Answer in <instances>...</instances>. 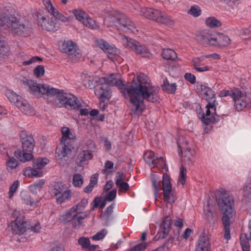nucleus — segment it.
<instances>
[{"label": "nucleus", "mask_w": 251, "mask_h": 251, "mask_svg": "<svg viewBox=\"0 0 251 251\" xmlns=\"http://www.w3.org/2000/svg\"><path fill=\"white\" fill-rule=\"evenodd\" d=\"M62 138L61 142L64 144L62 149H56L55 153L58 154L60 158L63 159L71 153L72 150L74 149L73 146L71 142H67V137H68L70 130L69 128L67 127H63L61 129Z\"/></svg>", "instance_id": "6e6552de"}, {"label": "nucleus", "mask_w": 251, "mask_h": 251, "mask_svg": "<svg viewBox=\"0 0 251 251\" xmlns=\"http://www.w3.org/2000/svg\"><path fill=\"white\" fill-rule=\"evenodd\" d=\"M15 20H11L9 17L5 14H0V27H3L4 29L7 27L12 28V24Z\"/></svg>", "instance_id": "c85d7f7f"}, {"label": "nucleus", "mask_w": 251, "mask_h": 251, "mask_svg": "<svg viewBox=\"0 0 251 251\" xmlns=\"http://www.w3.org/2000/svg\"><path fill=\"white\" fill-rule=\"evenodd\" d=\"M95 94L99 98L100 104H104V102L108 101L111 97V91L109 87L104 83L97 86Z\"/></svg>", "instance_id": "f3484780"}, {"label": "nucleus", "mask_w": 251, "mask_h": 251, "mask_svg": "<svg viewBox=\"0 0 251 251\" xmlns=\"http://www.w3.org/2000/svg\"><path fill=\"white\" fill-rule=\"evenodd\" d=\"M125 45L126 47L130 48L137 55H140L143 57H147L149 56V52L147 47L141 44L135 40L126 37L125 38Z\"/></svg>", "instance_id": "9d476101"}, {"label": "nucleus", "mask_w": 251, "mask_h": 251, "mask_svg": "<svg viewBox=\"0 0 251 251\" xmlns=\"http://www.w3.org/2000/svg\"><path fill=\"white\" fill-rule=\"evenodd\" d=\"M97 45L102 50L106 53H107L111 56L108 57L111 59H113V55L116 53V48L110 46L106 41L102 39H98L96 40Z\"/></svg>", "instance_id": "4be33fe9"}, {"label": "nucleus", "mask_w": 251, "mask_h": 251, "mask_svg": "<svg viewBox=\"0 0 251 251\" xmlns=\"http://www.w3.org/2000/svg\"><path fill=\"white\" fill-rule=\"evenodd\" d=\"M18 162L14 157L11 158L7 162V166L11 169L16 168L18 166Z\"/></svg>", "instance_id": "680f3d73"}, {"label": "nucleus", "mask_w": 251, "mask_h": 251, "mask_svg": "<svg viewBox=\"0 0 251 251\" xmlns=\"http://www.w3.org/2000/svg\"><path fill=\"white\" fill-rule=\"evenodd\" d=\"M23 84L27 90L33 95L42 94L48 102H52L53 95L56 92V89L50 87L48 84H38L32 80L25 79Z\"/></svg>", "instance_id": "39448f33"}, {"label": "nucleus", "mask_w": 251, "mask_h": 251, "mask_svg": "<svg viewBox=\"0 0 251 251\" xmlns=\"http://www.w3.org/2000/svg\"><path fill=\"white\" fill-rule=\"evenodd\" d=\"M81 77L84 82V85L88 88L92 89L95 86L97 81L94 80L93 77L88 75L87 73L83 72Z\"/></svg>", "instance_id": "cd10ccee"}, {"label": "nucleus", "mask_w": 251, "mask_h": 251, "mask_svg": "<svg viewBox=\"0 0 251 251\" xmlns=\"http://www.w3.org/2000/svg\"><path fill=\"white\" fill-rule=\"evenodd\" d=\"M93 157L92 151L90 150L83 151L79 154L78 158L79 163L81 164L83 162L89 160Z\"/></svg>", "instance_id": "e433bc0d"}, {"label": "nucleus", "mask_w": 251, "mask_h": 251, "mask_svg": "<svg viewBox=\"0 0 251 251\" xmlns=\"http://www.w3.org/2000/svg\"><path fill=\"white\" fill-rule=\"evenodd\" d=\"M77 216V212L75 208L72 207L65 214H62L59 218V221L62 223H66L73 220H75Z\"/></svg>", "instance_id": "b1692460"}, {"label": "nucleus", "mask_w": 251, "mask_h": 251, "mask_svg": "<svg viewBox=\"0 0 251 251\" xmlns=\"http://www.w3.org/2000/svg\"><path fill=\"white\" fill-rule=\"evenodd\" d=\"M107 233L106 229H102L92 237L94 240L98 241L103 239Z\"/></svg>", "instance_id": "603ef678"}, {"label": "nucleus", "mask_w": 251, "mask_h": 251, "mask_svg": "<svg viewBox=\"0 0 251 251\" xmlns=\"http://www.w3.org/2000/svg\"><path fill=\"white\" fill-rule=\"evenodd\" d=\"M9 52V49L6 44L4 42L0 44V57L6 55Z\"/></svg>", "instance_id": "6e6d98bb"}, {"label": "nucleus", "mask_w": 251, "mask_h": 251, "mask_svg": "<svg viewBox=\"0 0 251 251\" xmlns=\"http://www.w3.org/2000/svg\"><path fill=\"white\" fill-rule=\"evenodd\" d=\"M90 240L88 238L82 237L78 239V243L83 249H88L90 246Z\"/></svg>", "instance_id": "8fccbe9b"}, {"label": "nucleus", "mask_w": 251, "mask_h": 251, "mask_svg": "<svg viewBox=\"0 0 251 251\" xmlns=\"http://www.w3.org/2000/svg\"><path fill=\"white\" fill-rule=\"evenodd\" d=\"M17 107L20 108L22 113L26 115L32 116L35 114L34 109L28 102L24 99L17 102Z\"/></svg>", "instance_id": "5701e85b"}, {"label": "nucleus", "mask_w": 251, "mask_h": 251, "mask_svg": "<svg viewBox=\"0 0 251 251\" xmlns=\"http://www.w3.org/2000/svg\"><path fill=\"white\" fill-rule=\"evenodd\" d=\"M24 150L23 151L19 150L14 152L15 156L21 162H25L32 159L33 155L30 153L25 152Z\"/></svg>", "instance_id": "bb28decb"}, {"label": "nucleus", "mask_w": 251, "mask_h": 251, "mask_svg": "<svg viewBox=\"0 0 251 251\" xmlns=\"http://www.w3.org/2000/svg\"><path fill=\"white\" fill-rule=\"evenodd\" d=\"M196 250L203 251H210V244L209 238L204 232L200 236Z\"/></svg>", "instance_id": "412c9836"}, {"label": "nucleus", "mask_w": 251, "mask_h": 251, "mask_svg": "<svg viewBox=\"0 0 251 251\" xmlns=\"http://www.w3.org/2000/svg\"><path fill=\"white\" fill-rule=\"evenodd\" d=\"M106 201H107L105 200V199L102 200L101 197H96L92 203V209L93 210L94 208H97L98 206H99L100 209L103 208L106 205Z\"/></svg>", "instance_id": "ea45409f"}, {"label": "nucleus", "mask_w": 251, "mask_h": 251, "mask_svg": "<svg viewBox=\"0 0 251 251\" xmlns=\"http://www.w3.org/2000/svg\"><path fill=\"white\" fill-rule=\"evenodd\" d=\"M21 196L26 204H29L31 206H38L39 201L37 199L32 198L27 192H22Z\"/></svg>", "instance_id": "473e14b6"}, {"label": "nucleus", "mask_w": 251, "mask_h": 251, "mask_svg": "<svg viewBox=\"0 0 251 251\" xmlns=\"http://www.w3.org/2000/svg\"><path fill=\"white\" fill-rule=\"evenodd\" d=\"M20 138L22 142L23 149L27 152L33 151L35 142L31 134H28L25 131H22L20 134Z\"/></svg>", "instance_id": "6ab92c4d"}, {"label": "nucleus", "mask_w": 251, "mask_h": 251, "mask_svg": "<svg viewBox=\"0 0 251 251\" xmlns=\"http://www.w3.org/2000/svg\"><path fill=\"white\" fill-rule=\"evenodd\" d=\"M118 184V185H116L119 187V191L125 190V191H127L129 189L128 184L126 182H121Z\"/></svg>", "instance_id": "774afa93"}, {"label": "nucleus", "mask_w": 251, "mask_h": 251, "mask_svg": "<svg viewBox=\"0 0 251 251\" xmlns=\"http://www.w3.org/2000/svg\"><path fill=\"white\" fill-rule=\"evenodd\" d=\"M235 107L238 111H241L245 108L251 107V94H243L241 91V94L238 96L234 99Z\"/></svg>", "instance_id": "dca6fc26"}, {"label": "nucleus", "mask_w": 251, "mask_h": 251, "mask_svg": "<svg viewBox=\"0 0 251 251\" xmlns=\"http://www.w3.org/2000/svg\"><path fill=\"white\" fill-rule=\"evenodd\" d=\"M144 159L152 168L156 167L158 170H161L166 167V164L164 158L161 156H156L155 153L151 151H148L144 153Z\"/></svg>", "instance_id": "9b49d317"}, {"label": "nucleus", "mask_w": 251, "mask_h": 251, "mask_svg": "<svg viewBox=\"0 0 251 251\" xmlns=\"http://www.w3.org/2000/svg\"><path fill=\"white\" fill-rule=\"evenodd\" d=\"M104 23L107 26H115L118 30L126 32H133L136 28L133 22L123 13L109 15L104 19Z\"/></svg>", "instance_id": "7ed1b4c3"}, {"label": "nucleus", "mask_w": 251, "mask_h": 251, "mask_svg": "<svg viewBox=\"0 0 251 251\" xmlns=\"http://www.w3.org/2000/svg\"><path fill=\"white\" fill-rule=\"evenodd\" d=\"M34 73L37 77L43 76L45 73L44 67L43 65L37 66L34 70Z\"/></svg>", "instance_id": "5fc2aeb1"}, {"label": "nucleus", "mask_w": 251, "mask_h": 251, "mask_svg": "<svg viewBox=\"0 0 251 251\" xmlns=\"http://www.w3.org/2000/svg\"><path fill=\"white\" fill-rule=\"evenodd\" d=\"M56 90L53 94L52 102L56 99L67 108L78 110L81 108V104L75 96L71 94L64 93L62 90L56 89Z\"/></svg>", "instance_id": "423d86ee"}, {"label": "nucleus", "mask_w": 251, "mask_h": 251, "mask_svg": "<svg viewBox=\"0 0 251 251\" xmlns=\"http://www.w3.org/2000/svg\"><path fill=\"white\" fill-rule=\"evenodd\" d=\"M25 176L30 177H40L43 176V172L40 169L36 168H26L23 170Z\"/></svg>", "instance_id": "a878e982"}, {"label": "nucleus", "mask_w": 251, "mask_h": 251, "mask_svg": "<svg viewBox=\"0 0 251 251\" xmlns=\"http://www.w3.org/2000/svg\"><path fill=\"white\" fill-rule=\"evenodd\" d=\"M80 213H79V211H77V216L75 217V220L77 221V224L75 223L74 226L75 227H76L77 225L80 226L82 223V220L87 217L86 214H85L83 216L79 215L78 214Z\"/></svg>", "instance_id": "69168bd1"}, {"label": "nucleus", "mask_w": 251, "mask_h": 251, "mask_svg": "<svg viewBox=\"0 0 251 251\" xmlns=\"http://www.w3.org/2000/svg\"><path fill=\"white\" fill-rule=\"evenodd\" d=\"M115 178L116 185H118V184L123 182L124 180H127L126 178V175L121 172H118L117 173Z\"/></svg>", "instance_id": "864d4df0"}, {"label": "nucleus", "mask_w": 251, "mask_h": 251, "mask_svg": "<svg viewBox=\"0 0 251 251\" xmlns=\"http://www.w3.org/2000/svg\"><path fill=\"white\" fill-rule=\"evenodd\" d=\"M201 9L197 5H194L191 7L188 11V13L195 17H197L201 14Z\"/></svg>", "instance_id": "09e8293b"}, {"label": "nucleus", "mask_w": 251, "mask_h": 251, "mask_svg": "<svg viewBox=\"0 0 251 251\" xmlns=\"http://www.w3.org/2000/svg\"><path fill=\"white\" fill-rule=\"evenodd\" d=\"M51 193L54 196H58L56 198V202L60 204L70 197L71 191L66 189L62 182H57L54 183Z\"/></svg>", "instance_id": "ddd939ff"}, {"label": "nucleus", "mask_w": 251, "mask_h": 251, "mask_svg": "<svg viewBox=\"0 0 251 251\" xmlns=\"http://www.w3.org/2000/svg\"><path fill=\"white\" fill-rule=\"evenodd\" d=\"M180 181L181 183L183 185L185 182V178L186 177V169L183 166H181L180 168Z\"/></svg>", "instance_id": "e2e57ef3"}, {"label": "nucleus", "mask_w": 251, "mask_h": 251, "mask_svg": "<svg viewBox=\"0 0 251 251\" xmlns=\"http://www.w3.org/2000/svg\"><path fill=\"white\" fill-rule=\"evenodd\" d=\"M172 220L170 217H166L162 222L161 228V229L165 230L169 232L172 226Z\"/></svg>", "instance_id": "a18cd8bd"}, {"label": "nucleus", "mask_w": 251, "mask_h": 251, "mask_svg": "<svg viewBox=\"0 0 251 251\" xmlns=\"http://www.w3.org/2000/svg\"><path fill=\"white\" fill-rule=\"evenodd\" d=\"M59 49L61 52L67 54L69 57L75 62L81 56L76 44L71 41L62 42L59 44Z\"/></svg>", "instance_id": "1a4fd4ad"}, {"label": "nucleus", "mask_w": 251, "mask_h": 251, "mask_svg": "<svg viewBox=\"0 0 251 251\" xmlns=\"http://www.w3.org/2000/svg\"><path fill=\"white\" fill-rule=\"evenodd\" d=\"M51 15L53 16L54 20L57 21V20H59L63 22H66L68 20V17L64 16L56 9H55L54 12L51 13Z\"/></svg>", "instance_id": "c03bdc74"}, {"label": "nucleus", "mask_w": 251, "mask_h": 251, "mask_svg": "<svg viewBox=\"0 0 251 251\" xmlns=\"http://www.w3.org/2000/svg\"><path fill=\"white\" fill-rule=\"evenodd\" d=\"M196 41L204 46H213L215 40L208 30H203L197 33L195 36Z\"/></svg>", "instance_id": "a211bd4d"}, {"label": "nucleus", "mask_w": 251, "mask_h": 251, "mask_svg": "<svg viewBox=\"0 0 251 251\" xmlns=\"http://www.w3.org/2000/svg\"><path fill=\"white\" fill-rule=\"evenodd\" d=\"M82 23L86 26L91 29L95 28L97 26L95 21L92 18H90L88 16L84 20Z\"/></svg>", "instance_id": "de8ad7c7"}, {"label": "nucleus", "mask_w": 251, "mask_h": 251, "mask_svg": "<svg viewBox=\"0 0 251 251\" xmlns=\"http://www.w3.org/2000/svg\"><path fill=\"white\" fill-rule=\"evenodd\" d=\"M117 190L116 189H112L105 196L104 199L108 201H113L116 197Z\"/></svg>", "instance_id": "4d7b16f0"}, {"label": "nucleus", "mask_w": 251, "mask_h": 251, "mask_svg": "<svg viewBox=\"0 0 251 251\" xmlns=\"http://www.w3.org/2000/svg\"><path fill=\"white\" fill-rule=\"evenodd\" d=\"M206 112L203 114L201 118L203 122L206 125L218 122L220 120V118L216 113L215 104L213 103L212 100L206 105Z\"/></svg>", "instance_id": "4468645a"}, {"label": "nucleus", "mask_w": 251, "mask_h": 251, "mask_svg": "<svg viewBox=\"0 0 251 251\" xmlns=\"http://www.w3.org/2000/svg\"><path fill=\"white\" fill-rule=\"evenodd\" d=\"M152 185L154 189V196L157 197L159 187L163 191L164 201L168 203H174L176 199L173 195L170 177L166 174L163 175L162 180H158L156 177L151 178Z\"/></svg>", "instance_id": "20e7f679"}, {"label": "nucleus", "mask_w": 251, "mask_h": 251, "mask_svg": "<svg viewBox=\"0 0 251 251\" xmlns=\"http://www.w3.org/2000/svg\"><path fill=\"white\" fill-rule=\"evenodd\" d=\"M240 34L245 39L251 38V26L242 30Z\"/></svg>", "instance_id": "13d9d810"}, {"label": "nucleus", "mask_w": 251, "mask_h": 251, "mask_svg": "<svg viewBox=\"0 0 251 251\" xmlns=\"http://www.w3.org/2000/svg\"><path fill=\"white\" fill-rule=\"evenodd\" d=\"M6 96L9 100L11 102H13L17 107V102L22 100L23 98L21 96L17 95L15 93L11 90H8L6 91Z\"/></svg>", "instance_id": "c9c22d12"}, {"label": "nucleus", "mask_w": 251, "mask_h": 251, "mask_svg": "<svg viewBox=\"0 0 251 251\" xmlns=\"http://www.w3.org/2000/svg\"><path fill=\"white\" fill-rule=\"evenodd\" d=\"M162 56L164 59L167 60L176 61L177 58L176 53L170 49H163Z\"/></svg>", "instance_id": "f704fd0d"}, {"label": "nucleus", "mask_w": 251, "mask_h": 251, "mask_svg": "<svg viewBox=\"0 0 251 251\" xmlns=\"http://www.w3.org/2000/svg\"><path fill=\"white\" fill-rule=\"evenodd\" d=\"M219 209L223 214L222 221L224 226L225 238L230 239V225L232 223L236 211L234 208V201L232 196L225 190L220 191L216 198Z\"/></svg>", "instance_id": "f03ea898"}, {"label": "nucleus", "mask_w": 251, "mask_h": 251, "mask_svg": "<svg viewBox=\"0 0 251 251\" xmlns=\"http://www.w3.org/2000/svg\"><path fill=\"white\" fill-rule=\"evenodd\" d=\"M100 81L108 86L118 87L121 95L125 99L129 100L131 115L141 114L144 110V100L150 102H155L158 100L157 88L152 86L149 77L143 73L133 77L131 83L117 79L115 74L102 77Z\"/></svg>", "instance_id": "f257e3e1"}, {"label": "nucleus", "mask_w": 251, "mask_h": 251, "mask_svg": "<svg viewBox=\"0 0 251 251\" xmlns=\"http://www.w3.org/2000/svg\"><path fill=\"white\" fill-rule=\"evenodd\" d=\"M49 162V160L47 158H38L33 162V167L41 170Z\"/></svg>", "instance_id": "58836bf2"}, {"label": "nucleus", "mask_w": 251, "mask_h": 251, "mask_svg": "<svg viewBox=\"0 0 251 251\" xmlns=\"http://www.w3.org/2000/svg\"><path fill=\"white\" fill-rule=\"evenodd\" d=\"M206 100L209 103V102H211V100H212L213 101V103L215 102V94L214 92L210 88L208 89L207 91L204 92V94H203Z\"/></svg>", "instance_id": "49530a36"}, {"label": "nucleus", "mask_w": 251, "mask_h": 251, "mask_svg": "<svg viewBox=\"0 0 251 251\" xmlns=\"http://www.w3.org/2000/svg\"><path fill=\"white\" fill-rule=\"evenodd\" d=\"M177 85L176 83H170L167 78L163 81V84L161 85V87L163 91L167 92L169 94H174L176 89Z\"/></svg>", "instance_id": "c756f323"}, {"label": "nucleus", "mask_w": 251, "mask_h": 251, "mask_svg": "<svg viewBox=\"0 0 251 251\" xmlns=\"http://www.w3.org/2000/svg\"><path fill=\"white\" fill-rule=\"evenodd\" d=\"M140 15L147 19L161 24L168 25H172L173 23L169 16L158 9L143 7L140 10Z\"/></svg>", "instance_id": "0eeeda50"}, {"label": "nucleus", "mask_w": 251, "mask_h": 251, "mask_svg": "<svg viewBox=\"0 0 251 251\" xmlns=\"http://www.w3.org/2000/svg\"><path fill=\"white\" fill-rule=\"evenodd\" d=\"M88 203V200L86 198H84L78 202L77 204L73 206V208H75V211H79V213H82V211L84 209Z\"/></svg>", "instance_id": "37998d69"}, {"label": "nucleus", "mask_w": 251, "mask_h": 251, "mask_svg": "<svg viewBox=\"0 0 251 251\" xmlns=\"http://www.w3.org/2000/svg\"><path fill=\"white\" fill-rule=\"evenodd\" d=\"M23 214V213L22 214ZM14 221L11 223V229L16 234H20L26 231L27 223L24 220V216L20 214V212L15 210L12 213Z\"/></svg>", "instance_id": "f8f14e48"}, {"label": "nucleus", "mask_w": 251, "mask_h": 251, "mask_svg": "<svg viewBox=\"0 0 251 251\" xmlns=\"http://www.w3.org/2000/svg\"><path fill=\"white\" fill-rule=\"evenodd\" d=\"M45 183V181L44 179H40L36 181L29 186L30 191L33 194H36L41 190Z\"/></svg>", "instance_id": "2f4dec72"}, {"label": "nucleus", "mask_w": 251, "mask_h": 251, "mask_svg": "<svg viewBox=\"0 0 251 251\" xmlns=\"http://www.w3.org/2000/svg\"><path fill=\"white\" fill-rule=\"evenodd\" d=\"M83 177L79 174L74 175L73 176V184L75 186L79 187L82 184Z\"/></svg>", "instance_id": "3c124183"}, {"label": "nucleus", "mask_w": 251, "mask_h": 251, "mask_svg": "<svg viewBox=\"0 0 251 251\" xmlns=\"http://www.w3.org/2000/svg\"><path fill=\"white\" fill-rule=\"evenodd\" d=\"M72 12L75 15L76 19L82 23L88 16V14L86 13L79 9H73Z\"/></svg>", "instance_id": "a19ab883"}, {"label": "nucleus", "mask_w": 251, "mask_h": 251, "mask_svg": "<svg viewBox=\"0 0 251 251\" xmlns=\"http://www.w3.org/2000/svg\"><path fill=\"white\" fill-rule=\"evenodd\" d=\"M21 196L26 204H29L31 206H38L39 201L37 199L32 198L27 192H22Z\"/></svg>", "instance_id": "72a5a7b5"}, {"label": "nucleus", "mask_w": 251, "mask_h": 251, "mask_svg": "<svg viewBox=\"0 0 251 251\" xmlns=\"http://www.w3.org/2000/svg\"><path fill=\"white\" fill-rule=\"evenodd\" d=\"M38 22L43 29L49 31H55L59 28V23L57 21L54 20L53 18L49 22L45 17L42 16L41 18H38Z\"/></svg>", "instance_id": "aec40b11"}, {"label": "nucleus", "mask_w": 251, "mask_h": 251, "mask_svg": "<svg viewBox=\"0 0 251 251\" xmlns=\"http://www.w3.org/2000/svg\"><path fill=\"white\" fill-rule=\"evenodd\" d=\"M146 248L145 243L138 244L129 250L128 251H142Z\"/></svg>", "instance_id": "052dcab7"}, {"label": "nucleus", "mask_w": 251, "mask_h": 251, "mask_svg": "<svg viewBox=\"0 0 251 251\" xmlns=\"http://www.w3.org/2000/svg\"><path fill=\"white\" fill-rule=\"evenodd\" d=\"M215 40L214 46H219L220 47H226L229 45L231 43V40L229 37L223 33L218 34L216 38L214 39Z\"/></svg>", "instance_id": "393cba45"}, {"label": "nucleus", "mask_w": 251, "mask_h": 251, "mask_svg": "<svg viewBox=\"0 0 251 251\" xmlns=\"http://www.w3.org/2000/svg\"><path fill=\"white\" fill-rule=\"evenodd\" d=\"M11 28L15 33L25 37L29 35L32 32V26L29 22L22 23L16 21V19L14 23L12 24Z\"/></svg>", "instance_id": "2eb2a0df"}, {"label": "nucleus", "mask_w": 251, "mask_h": 251, "mask_svg": "<svg viewBox=\"0 0 251 251\" xmlns=\"http://www.w3.org/2000/svg\"><path fill=\"white\" fill-rule=\"evenodd\" d=\"M43 59L38 56H34L31 58L30 59L25 61L23 62V64L24 65H29L33 63L36 62L38 61H42Z\"/></svg>", "instance_id": "0e129e2a"}, {"label": "nucleus", "mask_w": 251, "mask_h": 251, "mask_svg": "<svg viewBox=\"0 0 251 251\" xmlns=\"http://www.w3.org/2000/svg\"><path fill=\"white\" fill-rule=\"evenodd\" d=\"M205 23L208 26L211 28L218 27L222 25L221 21L214 17H210L207 18Z\"/></svg>", "instance_id": "4c0bfd02"}, {"label": "nucleus", "mask_w": 251, "mask_h": 251, "mask_svg": "<svg viewBox=\"0 0 251 251\" xmlns=\"http://www.w3.org/2000/svg\"><path fill=\"white\" fill-rule=\"evenodd\" d=\"M184 78L186 80L189 81L191 84H194L196 82V77L191 73H186L184 75Z\"/></svg>", "instance_id": "338daca9"}, {"label": "nucleus", "mask_w": 251, "mask_h": 251, "mask_svg": "<svg viewBox=\"0 0 251 251\" xmlns=\"http://www.w3.org/2000/svg\"><path fill=\"white\" fill-rule=\"evenodd\" d=\"M241 94V91L238 88H235L232 90H224L221 91L219 93V96L221 97L230 96L234 100L236 99L238 96H240Z\"/></svg>", "instance_id": "7c9ffc66"}, {"label": "nucleus", "mask_w": 251, "mask_h": 251, "mask_svg": "<svg viewBox=\"0 0 251 251\" xmlns=\"http://www.w3.org/2000/svg\"><path fill=\"white\" fill-rule=\"evenodd\" d=\"M240 244L242 248L243 251H248L249 249V239L246 234H241L240 237Z\"/></svg>", "instance_id": "79ce46f5"}, {"label": "nucleus", "mask_w": 251, "mask_h": 251, "mask_svg": "<svg viewBox=\"0 0 251 251\" xmlns=\"http://www.w3.org/2000/svg\"><path fill=\"white\" fill-rule=\"evenodd\" d=\"M43 2L50 13L51 14L52 12H54L55 9L52 6L50 0H43Z\"/></svg>", "instance_id": "bf43d9fd"}]
</instances>
